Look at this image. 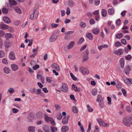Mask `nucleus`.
I'll return each instance as SVG.
<instances>
[{
	"label": "nucleus",
	"mask_w": 132,
	"mask_h": 132,
	"mask_svg": "<svg viewBox=\"0 0 132 132\" xmlns=\"http://www.w3.org/2000/svg\"><path fill=\"white\" fill-rule=\"evenodd\" d=\"M115 81L116 82V85L117 87L119 89L121 88L122 87V85L120 82L117 80H115Z\"/></svg>",
	"instance_id": "17"
},
{
	"label": "nucleus",
	"mask_w": 132,
	"mask_h": 132,
	"mask_svg": "<svg viewBox=\"0 0 132 132\" xmlns=\"http://www.w3.org/2000/svg\"><path fill=\"white\" fill-rule=\"evenodd\" d=\"M107 100L108 101V104L109 105L111 104V99L110 97H107Z\"/></svg>",
	"instance_id": "63"
},
{
	"label": "nucleus",
	"mask_w": 132,
	"mask_h": 132,
	"mask_svg": "<svg viewBox=\"0 0 132 132\" xmlns=\"http://www.w3.org/2000/svg\"><path fill=\"white\" fill-rule=\"evenodd\" d=\"M9 57V58L12 60H14L16 59L15 55L13 51H11L10 52Z\"/></svg>",
	"instance_id": "8"
},
{
	"label": "nucleus",
	"mask_w": 132,
	"mask_h": 132,
	"mask_svg": "<svg viewBox=\"0 0 132 132\" xmlns=\"http://www.w3.org/2000/svg\"><path fill=\"white\" fill-rule=\"evenodd\" d=\"M79 70L81 72L83 75H87L89 73V71L87 68H84L83 67L80 68Z\"/></svg>",
	"instance_id": "6"
},
{
	"label": "nucleus",
	"mask_w": 132,
	"mask_h": 132,
	"mask_svg": "<svg viewBox=\"0 0 132 132\" xmlns=\"http://www.w3.org/2000/svg\"><path fill=\"white\" fill-rule=\"evenodd\" d=\"M115 46L117 47H119L121 45V44L119 42H117L115 43Z\"/></svg>",
	"instance_id": "50"
},
{
	"label": "nucleus",
	"mask_w": 132,
	"mask_h": 132,
	"mask_svg": "<svg viewBox=\"0 0 132 132\" xmlns=\"http://www.w3.org/2000/svg\"><path fill=\"white\" fill-rule=\"evenodd\" d=\"M37 92L36 93V94H38L39 95H41L42 94V90L40 89H37Z\"/></svg>",
	"instance_id": "45"
},
{
	"label": "nucleus",
	"mask_w": 132,
	"mask_h": 132,
	"mask_svg": "<svg viewBox=\"0 0 132 132\" xmlns=\"http://www.w3.org/2000/svg\"><path fill=\"white\" fill-rule=\"evenodd\" d=\"M5 36L6 38L7 39L10 38H12L13 37V35L10 33H6L5 34Z\"/></svg>",
	"instance_id": "23"
},
{
	"label": "nucleus",
	"mask_w": 132,
	"mask_h": 132,
	"mask_svg": "<svg viewBox=\"0 0 132 132\" xmlns=\"http://www.w3.org/2000/svg\"><path fill=\"white\" fill-rule=\"evenodd\" d=\"M121 21L120 19H118L116 22V24L117 26H119L120 25Z\"/></svg>",
	"instance_id": "46"
},
{
	"label": "nucleus",
	"mask_w": 132,
	"mask_h": 132,
	"mask_svg": "<svg viewBox=\"0 0 132 132\" xmlns=\"http://www.w3.org/2000/svg\"><path fill=\"white\" fill-rule=\"evenodd\" d=\"M4 72L6 74H8L10 72V69L7 67H5L4 68Z\"/></svg>",
	"instance_id": "29"
},
{
	"label": "nucleus",
	"mask_w": 132,
	"mask_h": 132,
	"mask_svg": "<svg viewBox=\"0 0 132 132\" xmlns=\"http://www.w3.org/2000/svg\"><path fill=\"white\" fill-rule=\"evenodd\" d=\"M58 26V24H55L54 23H53L51 24V26L53 28H56Z\"/></svg>",
	"instance_id": "61"
},
{
	"label": "nucleus",
	"mask_w": 132,
	"mask_h": 132,
	"mask_svg": "<svg viewBox=\"0 0 132 132\" xmlns=\"http://www.w3.org/2000/svg\"><path fill=\"white\" fill-rule=\"evenodd\" d=\"M131 58V56L130 55H129L125 56V59L127 60H130Z\"/></svg>",
	"instance_id": "47"
},
{
	"label": "nucleus",
	"mask_w": 132,
	"mask_h": 132,
	"mask_svg": "<svg viewBox=\"0 0 132 132\" xmlns=\"http://www.w3.org/2000/svg\"><path fill=\"white\" fill-rule=\"evenodd\" d=\"M69 128L67 126H63L61 128V131L62 132H65L68 130Z\"/></svg>",
	"instance_id": "18"
},
{
	"label": "nucleus",
	"mask_w": 132,
	"mask_h": 132,
	"mask_svg": "<svg viewBox=\"0 0 132 132\" xmlns=\"http://www.w3.org/2000/svg\"><path fill=\"white\" fill-rule=\"evenodd\" d=\"M123 53V49L121 48L119 49L114 52V53L115 54L118 56H120L122 55Z\"/></svg>",
	"instance_id": "7"
},
{
	"label": "nucleus",
	"mask_w": 132,
	"mask_h": 132,
	"mask_svg": "<svg viewBox=\"0 0 132 132\" xmlns=\"http://www.w3.org/2000/svg\"><path fill=\"white\" fill-rule=\"evenodd\" d=\"M61 90L65 92H67L68 91V87L67 85L65 83H63L62 86L60 88Z\"/></svg>",
	"instance_id": "5"
},
{
	"label": "nucleus",
	"mask_w": 132,
	"mask_h": 132,
	"mask_svg": "<svg viewBox=\"0 0 132 132\" xmlns=\"http://www.w3.org/2000/svg\"><path fill=\"white\" fill-rule=\"evenodd\" d=\"M56 40L53 37V36H52L49 39V40L50 42H53L55 41Z\"/></svg>",
	"instance_id": "41"
},
{
	"label": "nucleus",
	"mask_w": 132,
	"mask_h": 132,
	"mask_svg": "<svg viewBox=\"0 0 132 132\" xmlns=\"http://www.w3.org/2000/svg\"><path fill=\"white\" fill-rule=\"evenodd\" d=\"M51 67L53 69H55L57 71H58L60 70V68L59 66L55 63L52 64Z\"/></svg>",
	"instance_id": "12"
},
{
	"label": "nucleus",
	"mask_w": 132,
	"mask_h": 132,
	"mask_svg": "<svg viewBox=\"0 0 132 132\" xmlns=\"http://www.w3.org/2000/svg\"><path fill=\"white\" fill-rule=\"evenodd\" d=\"M44 130L46 132H49V128L47 125H45L43 127Z\"/></svg>",
	"instance_id": "28"
},
{
	"label": "nucleus",
	"mask_w": 132,
	"mask_h": 132,
	"mask_svg": "<svg viewBox=\"0 0 132 132\" xmlns=\"http://www.w3.org/2000/svg\"><path fill=\"white\" fill-rule=\"evenodd\" d=\"M80 27L83 28H85L86 26V23L84 22H81L80 24Z\"/></svg>",
	"instance_id": "27"
},
{
	"label": "nucleus",
	"mask_w": 132,
	"mask_h": 132,
	"mask_svg": "<svg viewBox=\"0 0 132 132\" xmlns=\"http://www.w3.org/2000/svg\"><path fill=\"white\" fill-rule=\"evenodd\" d=\"M11 67L12 70L14 71H16L18 68V66L15 64H12Z\"/></svg>",
	"instance_id": "15"
},
{
	"label": "nucleus",
	"mask_w": 132,
	"mask_h": 132,
	"mask_svg": "<svg viewBox=\"0 0 132 132\" xmlns=\"http://www.w3.org/2000/svg\"><path fill=\"white\" fill-rule=\"evenodd\" d=\"M70 13V9L69 7H68L67 8V10L66 12V13L67 15H69Z\"/></svg>",
	"instance_id": "62"
},
{
	"label": "nucleus",
	"mask_w": 132,
	"mask_h": 132,
	"mask_svg": "<svg viewBox=\"0 0 132 132\" xmlns=\"http://www.w3.org/2000/svg\"><path fill=\"white\" fill-rule=\"evenodd\" d=\"M59 33L58 32H56V33L53 35V37L56 40L58 37Z\"/></svg>",
	"instance_id": "64"
},
{
	"label": "nucleus",
	"mask_w": 132,
	"mask_h": 132,
	"mask_svg": "<svg viewBox=\"0 0 132 132\" xmlns=\"http://www.w3.org/2000/svg\"><path fill=\"white\" fill-rule=\"evenodd\" d=\"M123 34L121 33H118L116 36V37L117 39H120L123 37Z\"/></svg>",
	"instance_id": "32"
},
{
	"label": "nucleus",
	"mask_w": 132,
	"mask_h": 132,
	"mask_svg": "<svg viewBox=\"0 0 132 132\" xmlns=\"http://www.w3.org/2000/svg\"><path fill=\"white\" fill-rule=\"evenodd\" d=\"M86 37L89 40H92L93 39V36L92 34L90 33H88L86 34Z\"/></svg>",
	"instance_id": "22"
},
{
	"label": "nucleus",
	"mask_w": 132,
	"mask_h": 132,
	"mask_svg": "<svg viewBox=\"0 0 132 132\" xmlns=\"http://www.w3.org/2000/svg\"><path fill=\"white\" fill-rule=\"evenodd\" d=\"M87 108L89 112H92L93 111V109L90 107V106L89 104L87 105Z\"/></svg>",
	"instance_id": "43"
},
{
	"label": "nucleus",
	"mask_w": 132,
	"mask_h": 132,
	"mask_svg": "<svg viewBox=\"0 0 132 132\" xmlns=\"http://www.w3.org/2000/svg\"><path fill=\"white\" fill-rule=\"evenodd\" d=\"M131 70V67L129 65H127L125 69V71L126 75H128L130 73Z\"/></svg>",
	"instance_id": "11"
},
{
	"label": "nucleus",
	"mask_w": 132,
	"mask_h": 132,
	"mask_svg": "<svg viewBox=\"0 0 132 132\" xmlns=\"http://www.w3.org/2000/svg\"><path fill=\"white\" fill-rule=\"evenodd\" d=\"M84 58L83 59V60L82 61L83 62H84L86 61L89 58L88 57V56H83Z\"/></svg>",
	"instance_id": "39"
},
{
	"label": "nucleus",
	"mask_w": 132,
	"mask_h": 132,
	"mask_svg": "<svg viewBox=\"0 0 132 132\" xmlns=\"http://www.w3.org/2000/svg\"><path fill=\"white\" fill-rule=\"evenodd\" d=\"M97 120L98 123L101 126H104L106 127H108L109 125L108 123L105 124L104 121L100 118H97Z\"/></svg>",
	"instance_id": "4"
},
{
	"label": "nucleus",
	"mask_w": 132,
	"mask_h": 132,
	"mask_svg": "<svg viewBox=\"0 0 132 132\" xmlns=\"http://www.w3.org/2000/svg\"><path fill=\"white\" fill-rule=\"evenodd\" d=\"M36 89L35 88H31L29 89L30 91L32 93H36Z\"/></svg>",
	"instance_id": "44"
},
{
	"label": "nucleus",
	"mask_w": 132,
	"mask_h": 132,
	"mask_svg": "<svg viewBox=\"0 0 132 132\" xmlns=\"http://www.w3.org/2000/svg\"><path fill=\"white\" fill-rule=\"evenodd\" d=\"M123 81L128 86H130L131 84H132V79L131 78H124L123 79Z\"/></svg>",
	"instance_id": "9"
},
{
	"label": "nucleus",
	"mask_w": 132,
	"mask_h": 132,
	"mask_svg": "<svg viewBox=\"0 0 132 132\" xmlns=\"http://www.w3.org/2000/svg\"><path fill=\"white\" fill-rule=\"evenodd\" d=\"M10 43L7 41H5L4 43V45L5 47L7 48H8L9 47Z\"/></svg>",
	"instance_id": "40"
},
{
	"label": "nucleus",
	"mask_w": 132,
	"mask_h": 132,
	"mask_svg": "<svg viewBox=\"0 0 132 132\" xmlns=\"http://www.w3.org/2000/svg\"><path fill=\"white\" fill-rule=\"evenodd\" d=\"M94 2V4L96 5H98L100 3V0H95Z\"/></svg>",
	"instance_id": "52"
},
{
	"label": "nucleus",
	"mask_w": 132,
	"mask_h": 132,
	"mask_svg": "<svg viewBox=\"0 0 132 132\" xmlns=\"http://www.w3.org/2000/svg\"><path fill=\"white\" fill-rule=\"evenodd\" d=\"M5 55V52L2 50H0V57H3Z\"/></svg>",
	"instance_id": "33"
},
{
	"label": "nucleus",
	"mask_w": 132,
	"mask_h": 132,
	"mask_svg": "<svg viewBox=\"0 0 132 132\" xmlns=\"http://www.w3.org/2000/svg\"><path fill=\"white\" fill-rule=\"evenodd\" d=\"M119 63L120 65L122 68H123L124 67L125 60L123 58H121L119 60Z\"/></svg>",
	"instance_id": "13"
},
{
	"label": "nucleus",
	"mask_w": 132,
	"mask_h": 132,
	"mask_svg": "<svg viewBox=\"0 0 132 132\" xmlns=\"http://www.w3.org/2000/svg\"><path fill=\"white\" fill-rule=\"evenodd\" d=\"M108 11L109 15H113L114 14V11L113 8L109 9L108 10Z\"/></svg>",
	"instance_id": "24"
},
{
	"label": "nucleus",
	"mask_w": 132,
	"mask_h": 132,
	"mask_svg": "<svg viewBox=\"0 0 132 132\" xmlns=\"http://www.w3.org/2000/svg\"><path fill=\"white\" fill-rule=\"evenodd\" d=\"M2 12L5 14H7L8 13V10L5 7H4L2 9Z\"/></svg>",
	"instance_id": "30"
},
{
	"label": "nucleus",
	"mask_w": 132,
	"mask_h": 132,
	"mask_svg": "<svg viewBox=\"0 0 132 132\" xmlns=\"http://www.w3.org/2000/svg\"><path fill=\"white\" fill-rule=\"evenodd\" d=\"M99 13V11L98 10H97L94 11L93 12V15H97Z\"/></svg>",
	"instance_id": "53"
},
{
	"label": "nucleus",
	"mask_w": 132,
	"mask_h": 132,
	"mask_svg": "<svg viewBox=\"0 0 132 132\" xmlns=\"http://www.w3.org/2000/svg\"><path fill=\"white\" fill-rule=\"evenodd\" d=\"M28 42H29V43L28 45V46H31L32 44V42L33 41L32 39L28 40Z\"/></svg>",
	"instance_id": "60"
},
{
	"label": "nucleus",
	"mask_w": 132,
	"mask_h": 132,
	"mask_svg": "<svg viewBox=\"0 0 132 132\" xmlns=\"http://www.w3.org/2000/svg\"><path fill=\"white\" fill-rule=\"evenodd\" d=\"M131 118L128 116L123 118L122 120V122L126 126H129L131 124Z\"/></svg>",
	"instance_id": "1"
},
{
	"label": "nucleus",
	"mask_w": 132,
	"mask_h": 132,
	"mask_svg": "<svg viewBox=\"0 0 132 132\" xmlns=\"http://www.w3.org/2000/svg\"><path fill=\"white\" fill-rule=\"evenodd\" d=\"M28 130L29 132H35V128L34 127L30 126L28 127Z\"/></svg>",
	"instance_id": "26"
},
{
	"label": "nucleus",
	"mask_w": 132,
	"mask_h": 132,
	"mask_svg": "<svg viewBox=\"0 0 132 132\" xmlns=\"http://www.w3.org/2000/svg\"><path fill=\"white\" fill-rule=\"evenodd\" d=\"M92 92L93 96H95L97 94V90L96 89H94L92 90Z\"/></svg>",
	"instance_id": "36"
},
{
	"label": "nucleus",
	"mask_w": 132,
	"mask_h": 132,
	"mask_svg": "<svg viewBox=\"0 0 132 132\" xmlns=\"http://www.w3.org/2000/svg\"><path fill=\"white\" fill-rule=\"evenodd\" d=\"M9 27L8 25L3 24L1 23L0 24V28L1 29H8Z\"/></svg>",
	"instance_id": "16"
},
{
	"label": "nucleus",
	"mask_w": 132,
	"mask_h": 132,
	"mask_svg": "<svg viewBox=\"0 0 132 132\" xmlns=\"http://www.w3.org/2000/svg\"><path fill=\"white\" fill-rule=\"evenodd\" d=\"M9 4L12 5H16L17 3L15 0H9Z\"/></svg>",
	"instance_id": "25"
},
{
	"label": "nucleus",
	"mask_w": 132,
	"mask_h": 132,
	"mask_svg": "<svg viewBox=\"0 0 132 132\" xmlns=\"http://www.w3.org/2000/svg\"><path fill=\"white\" fill-rule=\"evenodd\" d=\"M89 54V51L87 50H86L84 52L83 56H88Z\"/></svg>",
	"instance_id": "54"
},
{
	"label": "nucleus",
	"mask_w": 132,
	"mask_h": 132,
	"mask_svg": "<svg viewBox=\"0 0 132 132\" xmlns=\"http://www.w3.org/2000/svg\"><path fill=\"white\" fill-rule=\"evenodd\" d=\"M97 102H98L100 107L101 108H103L104 107V103L103 100H100Z\"/></svg>",
	"instance_id": "21"
},
{
	"label": "nucleus",
	"mask_w": 132,
	"mask_h": 132,
	"mask_svg": "<svg viewBox=\"0 0 132 132\" xmlns=\"http://www.w3.org/2000/svg\"><path fill=\"white\" fill-rule=\"evenodd\" d=\"M97 99L96 100V101H98L99 100H102L103 99H102V96L100 95H98L97 96Z\"/></svg>",
	"instance_id": "58"
},
{
	"label": "nucleus",
	"mask_w": 132,
	"mask_h": 132,
	"mask_svg": "<svg viewBox=\"0 0 132 132\" xmlns=\"http://www.w3.org/2000/svg\"><path fill=\"white\" fill-rule=\"evenodd\" d=\"M84 41V38L82 37H81L79 39L78 44H81Z\"/></svg>",
	"instance_id": "37"
},
{
	"label": "nucleus",
	"mask_w": 132,
	"mask_h": 132,
	"mask_svg": "<svg viewBox=\"0 0 132 132\" xmlns=\"http://www.w3.org/2000/svg\"><path fill=\"white\" fill-rule=\"evenodd\" d=\"M44 117L45 121L46 122H50L51 124L53 125H55V121L52 118L48 117L46 114H44Z\"/></svg>",
	"instance_id": "2"
},
{
	"label": "nucleus",
	"mask_w": 132,
	"mask_h": 132,
	"mask_svg": "<svg viewBox=\"0 0 132 132\" xmlns=\"http://www.w3.org/2000/svg\"><path fill=\"white\" fill-rule=\"evenodd\" d=\"M3 20L7 23L9 24L11 23V21L10 19L7 16L4 17L3 19Z\"/></svg>",
	"instance_id": "14"
},
{
	"label": "nucleus",
	"mask_w": 132,
	"mask_h": 132,
	"mask_svg": "<svg viewBox=\"0 0 132 132\" xmlns=\"http://www.w3.org/2000/svg\"><path fill=\"white\" fill-rule=\"evenodd\" d=\"M80 90V88L75 86V91L77 92H79Z\"/></svg>",
	"instance_id": "49"
},
{
	"label": "nucleus",
	"mask_w": 132,
	"mask_h": 132,
	"mask_svg": "<svg viewBox=\"0 0 132 132\" xmlns=\"http://www.w3.org/2000/svg\"><path fill=\"white\" fill-rule=\"evenodd\" d=\"M126 110L128 112H131L132 109L130 106H127L126 107Z\"/></svg>",
	"instance_id": "35"
},
{
	"label": "nucleus",
	"mask_w": 132,
	"mask_h": 132,
	"mask_svg": "<svg viewBox=\"0 0 132 132\" xmlns=\"http://www.w3.org/2000/svg\"><path fill=\"white\" fill-rule=\"evenodd\" d=\"M121 43L123 44L126 45L127 44V42L126 40L124 39H122L121 40Z\"/></svg>",
	"instance_id": "55"
},
{
	"label": "nucleus",
	"mask_w": 132,
	"mask_h": 132,
	"mask_svg": "<svg viewBox=\"0 0 132 132\" xmlns=\"http://www.w3.org/2000/svg\"><path fill=\"white\" fill-rule=\"evenodd\" d=\"M9 92L11 93H12L14 92V89L12 88H10L8 90Z\"/></svg>",
	"instance_id": "59"
},
{
	"label": "nucleus",
	"mask_w": 132,
	"mask_h": 132,
	"mask_svg": "<svg viewBox=\"0 0 132 132\" xmlns=\"http://www.w3.org/2000/svg\"><path fill=\"white\" fill-rule=\"evenodd\" d=\"M39 65L38 64H36L33 67V69L34 70H36L39 68Z\"/></svg>",
	"instance_id": "56"
},
{
	"label": "nucleus",
	"mask_w": 132,
	"mask_h": 132,
	"mask_svg": "<svg viewBox=\"0 0 132 132\" xmlns=\"http://www.w3.org/2000/svg\"><path fill=\"white\" fill-rule=\"evenodd\" d=\"M69 116V115L66 116L62 120V122L64 125L66 124L68 122V120Z\"/></svg>",
	"instance_id": "10"
},
{
	"label": "nucleus",
	"mask_w": 132,
	"mask_h": 132,
	"mask_svg": "<svg viewBox=\"0 0 132 132\" xmlns=\"http://www.w3.org/2000/svg\"><path fill=\"white\" fill-rule=\"evenodd\" d=\"M87 45H84L82 46L81 48L80 49V51H84Z\"/></svg>",
	"instance_id": "57"
},
{
	"label": "nucleus",
	"mask_w": 132,
	"mask_h": 132,
	"mask_svg": "<svg viewBox=\"0 0 132 132\" xmlns=\"http://www.w3.org/2000/svg\"><path fill=\"white\" fill-rule=\"evenodd\" d=\"M74 42L72 41L70 42L68 46L65 45L64 46V50L66 52H68L69 50L72 48L74 46Z\"/></svg>",
	"instance_id": "3"
},
{
	"label": "nucleus",
	"mask_w": 132,
	"mask_h": 132,
	"mask_svg": "<svg viewBox=\"0 0 132 132\" xmlns=\"http://www.w3.org/2000/svg\"><path fill=\"white\" fill-rule=\"evenodd\" d=\"M2 62L4 64H7L8 63L6 59L3 58L2 60Z\"/></svg>",
	"instance_id": "51"
},
{
	"label": "nucleus",
	"mask_w": 132,
	"mask_h": 132,
	"mask_svg": "<svg viewBox=\"0 0 132 132\" xmlns=\"http://www.w3.org/2000/svg\"><path fill=\"white\" fill-rule=\"evenodd\" d=\"M51 132H55L57 131V128L54 127L53 126H51Z\"/></svg>",
	"instance_id": "34"
},
{
	"label": "nucleus",
	"mask_w": 132,
	"mask_h": 132,
	"mask_svg": "<svg viewBox=\"0 0 132 132\" xmlns=\"http://www.w3.org/2000/svg\"><path fill=\"white\" fill-rule=\"evenodd\" d=\"M57 119L59 120H61L62 118V116L61 113H60L58 114L57 116Z\"/></svg>",
	"instance_id": "38"
},
{
	"label": "nucleus",
	"mask_w": 132,
	"mask_h": 132,
	"mask_svg": "<svg viewBox=\"0 0 132 132\" xmlns=\"http://www.w3.org/2000/svg\"><path fill=\"white\" fill-rule=\"evenodd\" d=\"M14 9L15 11L18 14H20L22 13L21 10L18 7H16Z\"/></svg>",
	"instance_id": "31"
},
{
	"label": "nucleus",
	"mask_w": 132,
	"mask_h": 132,
	"mask_svg": "<svg viewBox=\"0 0 132 132\" xmlns=\"http://www.w3.org/2000/svg\"><path fill=\"white\" fill-rule=\"evenodd\" d=\"M121 91L123 93V95L125 96L126 97L127 96V92L123 88H122L121 89Z\"/></svg>",
	"instance_id": "48"
},
{
	"label": "nucleus",
	"mask_w": 132,
	"mask_h": 132,
	"mask_svg": "<svg viewBox=\"0 0 132 132\" xmlns=\"http://www.w3.org/2000/svg\"><path fill=\"white\" fill-rule=\"evenodd\" d=\"M36 115L38 118L41 119L42 118V113L38 112L37 114Z\"/></svg>",
	"instance_id": "42"
},
{
	"label": "nucleus",
	"mask_w": 132,
	"mask_h": 132,
	"mask_svg": "<svg viewBox=\"0 0 132 132\" xmlns=\"http://www.w3.org/2000/svg\"><path fill=\"white\" fill-rule=\"evenodd\" d=\"M99 32V30L98 28H94L92 30L93 32L95 35H97Z\"/></svg>",
	"instance_id": "20"
},
{
	"label": "nucleus",
	"mask_w": 132,
	"mask_h": 132,
	"mask_svg": "<svg viewBox=\"0 0 132 132\" xmlns=\"http://www.w3.org/2000/svg\"><path fill=\"white\" fill-rule=\"evenodd\" d=\"M101 14L103 17H106L107 15V11L105 9H103L102 10Z\"/></svg>",
	"instance_id": "19"
}]
</instances>
